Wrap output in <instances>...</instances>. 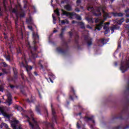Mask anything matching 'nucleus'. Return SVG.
<instances>
[{"label": "nucleus", "instance_id": "obj_1", "mask_svg": "<svg viewBox=\"0 0 129 129\" xmlns=\"http://www.w3.org/2000/svg\"><path fill=\"white\" fill-rule=\"evenodd\" d=\"M129 98L126 99V102L122 107V109L120 113L112 117L114 119H120V120H128L129 119Z\"/></svg>", "mask_w": 129, "mask_h": 129}, {"label": "nucleus", "instance_id": "obj_2", "mask_svg": "<svg viewBox=\"0 0 129 129\" xmlns=\"http://www.w3.org/2000/svg\"><path fill=\"white\" fill-rule=\"evenodd\" d=\"M65 31H66V26L61 28V33L59 34V37L62 40L61 47L59 46L56 48V51L62 55H66L69 50V46H68V43L63 38L64 36V32Z\"/></svg>", "mask_w": 129, "mask_h": 129}, {"label": "nucleus", "instance_id": "obj_3", "mask_svg": "<svg viewBox=\"0 0 129 129\" xmlns=\"http://www.w3.org/2000/svg\"><path fill=\"white\" fill-rule=\"evenodd\" d=\"M61 12L62 13V16H66V17H70V18L73 19L74 16H76V19L78 21H81L82 18L80 15H78L74 12H67V11H64V10L61 9Z\"/></svg>", "mask_w": 129, "mask_h": 129}, {"label": "nucleus", "instance_id": "obj_4", "mask_svg": "<svg viewBox=\"0 0 129 129\" xmlns=\"http://www.w3.org/2000/svg\"><path fill=\"white\" fill-rule=\"evenodd\" d=\"M129 69V61H121L120 67V70L121 71L122 73H124Z\"/></svg>", "mask_w": 129, "mask_h": 129}, {"label": "nucleus", "instance_id": "obj_5", "mask_svg": "<svg viewBox=\"0 0 129 129\" xmlns=\"http://www.w3.org/2000/svg\"><path fill=\"white\" fill-rule=\"evenodd\" d=\"M18 43V39L15 35H12L8 40V44L10 48H12L13 46H16Z\"/></svg>", "mask_w": 129, "mask_h": 129}, {"label": "nucleus", "instance_id": "obj_6", "mask_svg": "<svg viewBox=\"0 0 129 129\" xmlns=\"http://www.w3.org/2000/svg\"><path fill=\"white\" fill-rule=\"evenodd\" d=\"M33 44L34 45L33 49L34 52H36L37 50H38V46L35 45L39 43V35L37 34H35V33H33Z\"/></svg>", "mask_w": 129, "mask_h": 129}, {"label": "nucleus", "instance_id": "obj_7", "mask_svg": "<svg viewBox=\"0 0 129 129\" xmlns=\"http://www.w3.org/2000/svg\"><path fill=\"white\" fill-rule=\"evenodd\" d=\"M84 42L87 44L88 47H90L92 45V38L88 36V35H84Z\"/></svg>", "mask_w": 129, "mask_h": 129}, {"label": "nucleus", "instance_id": "obj_8", "mask_svg": "<svg viewBox=\"0 0 129 129\" xmlns=\"http://www.w3.org/2000/svg\"><path fill=\"white\" fill-rule=\"evenodd\" d=\"M5 103L8 105V106H10L11 104H13V98H12V94L10 93H7V99L6 101L5 102Z\"/></svg>", "mask_w": 129, "mask_h": 129}, {"label": "nucleus", "instance_id": "obj_9", "mask_svg": "<svg viewBox=\"0 0 129 129\" xmlns=\"http://www.w3.org/2000/svg\"><path fill=\"white\" fill-rule=\"evenodd\" d=\"M7 11H8V9L7 8L6 3L4 2L3 4L0 6V18L4 16V12H7Z\"/></svg>", "mask_w": 129, "mask_h": 129}, {"label": "nucleus", "instance_id": "obj_10", "mask_svg": "<svg viewBox=\"0 0 129 129\" xmlns=\"http://www.w3.org/2000/svg\"><path fill=\"white\" fill-rule=\"evenodd\" d=\"M19 23V19L17 18L15 20V29L17 33H20L21 35L23 36L22 29L21 28V26L18 24Z\"/></svg>", "mask_w": 129, "mask_h": 129}, {"label": "nucleus", "instance_id": "obj_11", "mask_svg": "<svg viewBox=\"0 0 129 129\" xmlns=\"http://www.w3.org/2000/svg\"><path fill=\"white\" fill-rule=\"evenodd\" d=\"M101 10V8L99 7H97L96 9V11L93 12V15H94L95 17H99L101 16V12H100Z\"/></svg>", "mask_w": 129, "mask_h": 129}, {"label": "nucleus", "instance_id": "obj_12", "mask_svg": "<svg viewBox=\"0 0 129 129\" xmlns=\"http://www.w3.org/2000/svg\"><path fill=\"white\" fill-rule=\"evenodd\" d=\"M0 112H1L2 114L3 115V116L5 117H6V118H8V119H10L11 118V115L8 114L6 111H5V110L2 107H0Z\"/></svg>", "mask_w": 129, "mask_h": 129}, {"label": "nucleus", "instance_id": "obj_13", "mask_svg": "<svg viewBox=\"0 0 129 129\" xmlns=\"http://www.w3.org/2000/svg\"><path fill=\"white\" fill-rule=\"evenodd\" d=\"M97 44L99 47H102L104 44H106V40L104 38L99 39L97 41Z\"/></svg>", "mask_w": 129, "mask_h": 129}, {"label": "nucleus", "instance_id": "obj_14", "mask_svg": "<svg viewBox=\"0 0 129 129\" xmlns=\"http://www.w3.org/2000/svg\"><path fill=\"white\" fill-rule=\"evenodd\" d=\"M28 122L29 123V125L31 126V127L32 129H39L40 128V126H39V124L36 123V124H33L32 122L28 121Z\"/></svg>", "mask_w": 129, "mask_h": 129}, {"label": "nucleus", "instance_id": "obj_15", "mask_svg": "<svg viewBox=\"0 0 129 129\" xmlns=\"http://www.w3.org/2000/svg\"><path fill=\"white\" fill-rule=\"evenodd\" d=\"M84 118L86 121H89V120H91V121H92L93 123H94L95 122V121H94V120L93 119L94 118V116L93 115H92L90 117L85 116Z\"/></svg>", "mask_w": 129, "mask_h": 129}, {"label": "nucleus", "instance_id": "obj_16", "mask_svg": "<svg viewBox=\"0 0 129 129\" xmlns=\"http://www.w3.org/2000/svg\"><path fill=\"white\" fill-rule=\"evenodd\" d=\"M18 7H19L18 5H16L15 8H13V7H11V8L9 9L10 13H13V14H17V13H18Z\"/></svg>", "mask_w": 129, "mask_h": 129}, {"label": "nucleus", "instance_id": "obj_17", "mask_svg": "<svg viewBox=\"0 0 129 129\" xmlns=\"http://www.w3.org/2000/svg\"><path fill=\"white\" fill-rule=\"evenodd\" d=\"M0 128L1 129H8L9 125H8L6 123L2 122L0 124Z\"/></svg>", "mask_w": 129, "mask_h": 129}, {"label": "nucleus", "instance_id": "obj_18", "mask_svg": "<svg viewBox=\"0 0 129 129\" xmlns=\"http://www.w3.org/2000/svg\"><path fill=\"white\" fill-rule=\"evenodd\" d=\"M112 15H113V17H123V14L122 13H115V12H112Z\"/></svg>", "mask_w": 129, "mask_h": 129}, {"label": "nucleus", "instance_id": "obj_19", "mask_svg": "<svg viewBox=\"0 0 129 129\" xmlns=\"http://www.w3.org/2000/svg\"><path fill=\"white\" fill-rule=\"evenodd\" d=\"M102 25H103V23L102 22H100L99 24L96 25V30L100 31V30H101V28H102Z\"/></svg>", "mask_w": 129, "mask_h": 129}, {"label": "nucleus", "instance_id": "obj_20", "mask_svg": "<svg viewBox=\"0 0 129 129\" xmlns=\"http://www.w3.org/2000/svg\"><path fill=\"white\" fill-rule=\"evenodd\" d=\"M64 9L67 10L68 12H71L72 11V7L70 5L68 4L64 7Z\"/></svg>", "mask_w": 129, "mask_h": 129}, {"label": "nucleus", "instance_id": "obj_21", "mask_svg": "<svg viewBox=\"0 0 129 129\" xmlns=\"http://www.w3.org/2000/svg\"><path fill=\"white\" fill-rule=\"evenodd\" d=\"M51 109H52V115H53V118H54L55 121H56V115L55 114H56V112H55V110H54L53 109V104H51Z\"/></svg>", "mask_w": 129, "mask_h": 129}, {"label": "nucleus", "instance_id": "obj_22", "mask_svg": "<svg viewBox=\"0 0 129 129\" xmlns=\"http://www.w3.org/2000/svg\"><path fill=\"white\" fill-rule=\"evenodd\" d=\"M119 29V26L117 25H113L111 28V30L112 31V33H113L114 32V30H118Z\"/></svg>", "mask_w": 129, "mask_h": 129}, {"label": "nucleus", "instance_id": "obj_23", "mask_svg": "<svg viewBox=\"0 0 129 129\" xmlns=\"http://www.w3.org/2000/svg\"><path fill=\"white\" fill-rule=\"evenodd\" d=\"M79 39V36L78 35V34H76L75 36V44H76L77 45H78V40Z\"/></svg>", "mask_w": 129, "mask_h": 129}, {"label": "nucleus", "instance_id": "obj_24", "mask_svg": "<svg viewBox=\"0 0 129 129\" xmlns=\"http://www.w3.org/2000/svg\"><path fill=\"white\" fill-rule=\"evenodd\" d=\"M78 25L79 26H81V29H85V26L84 25V23L82 22H77Z\"/></svg>", "mask_w": 129, "mask_h": 129}, {"label": "nucleus", "instance_id": "obj_25", "mask_svg": "<svg viewBox=\"0 0 129 129\" xmlns=\"http://www.w3.org/2000/svg\"><path fill=\"white\" fill-rule=\"evenodd\" d=\"M26 71L30 78H33V74H32L31 71L29 70L28 68H26Z\"/></svg>", "mask_w": 129, "mask_h": 129}, {"label": "nucleus", "instance_id": "obj_26", "mask_svg": "<svg viewBox=\"0 0 129 129\" xmlns=\"http://www.w3.org/2000/svg\"><path fill=\"white\" fill-rule=\"evenodd\" d=\"M35 109H36V111L37 112L38 114H41V109H40V105L36 106Z\"/></svg>", "mask_w": 129, "mask_h": 129}, {"label": "nucleus", "instance_id": "obj_27", "mask_svg": "<svg viewBox=\"0 0 129 129\" xmlns=\"http://www.w3.org/2000/svg\"><path fill=\"white\" fill-rule=\"evenodd\" d=\"M124 21V18H122L121 19L117 21V24H118V25H121V24H122V23H123Z\"/></svg>", "mask_w": 129, "mask_h": 129}, {"label": "nucleus", "instance_id": "obj_28", "mask_svg": "<svg viewBox=\"0 0 129 129\" xmlns=\"http://www.w3.org/2000/svg\"><path fill=\"white\" fill-rule=\"evenodd\" d=\"M86 20L88 22V23H92V24L93 23V20L92 18L86 17Z\"/></svg>", "mask_w": 129, "mask_h": 129}, {"label": "nucleus", "instance_id": "obj_29", "mask_svg": "<svg viewBox=\"0 0 129 129\" xmlns=\"http://www.w3.org/2000/svg\"><path fill=\"white\" fill-rule=\"evenodd\" d=\"M13 72H14V75H18L19 74V72L18 71V69L16 68H13Z\"/></svg>", "mask_w": 129, "mask_h": 129}, {"label": "nucleus", "instance_id": "obj_30", "mask_svg": "<svg viewBox=\"0 0 129 129\" xmlns=\"http://www.w3.org/2000/svg\"><path fill=\"white\" fill-rule=\"evenodd\" d=\"M32 21H33V19H32V18L29 17V19H27L26 20V22L27 23V24H32Z\"/></svg>", "mask_w": 129, "mask_h": 129}, {"label": "nucleus", "instance_id": "obj_31", "mask_svg": "<svg viewBox=\"0 0 129 129\" xmlns=\"http://www.w3.org/2000/svg\"><path fill=\"white\" fill-rule=\"evenodd\" d=\"M54 13H55L56 14V15L57 16V17L60 16V12H59L58 9H57L56 10H54Z\"/></svg>", "mask_w": 129, "mask_h": 129}, {"label": "nucleus", "instance_id": "obj_32", "mask_svg": "<svg viewBox=\"0 0 129 129\" xmlns=\"http://www.w3.org/2000/svg\"><path fill=\"white\" fill-rule=\"evenodd\" d=\"M71 92L73 93L74 95H75L76 98H77V99L78 98V97L77 95H76V94L75 93V91L74 90V88H71Z\"/></svg>", "mask_w": 129, "mask_h": 129}, {"label": "nucleus", "instance_id": "obj_33", "mask_svg": "<svg viewBox=\"0 0 129 129\" xmlns=\"http://www.w3.org/2000/svg\"><path fill=\"white\" fill-rule=\"evenodd\" d=\"M52 17L53 19V23L55 25L56 24V17H55V15L53 14Z\"/></svg>", "mask_w": 129, "mask_h": 129}, {"label": "nucleus", "instance_id": "obj_34", "mask_svg": "<svg viewBox=\"0 0 129 129\" xmlns=\"http://www.w3.org/2000/svg\"><path fill=\"white\" fill-rule=\"evenodd\" d=\"M8 81H9V82H10L11 81H13V82H15V79H14V77H9V78H8Z\"/></svg>", "mask_w": 129, "mask_h": 129}, {"label": "nucleus", "instance_id": "obj_35", "mask_svg": "<svg viewBox=\"0 0 129 129\" xmlns=\"http://www.w3.org/2000/svg\"><path fill=\"white\" fill-rule=\"evenodd\" d=\"M17 50L18 54H22V48L20 47H18V48H17Z\"/></svg>", "mask_w": 129, "mask_h": 129}, {"label": "nucleus", "instance_id": "obj_36", "mask_svg": "<svg viewBox=\"0 0 129 129\" xmlns=\"http://www.w3.org/2000/svg\"><path fill=\"white\" fill-rule=\"evenodd\" d=\"M49 126H51V127H53V124L50 122L46 123V127L47 128H49Z\"/></svg>", "mask_w": 129, "mask_h": 129}, {"label": "nucleus", "instance_id": "obj_37", "mask_svg": "<svg viewBox=\"0 0 129 129\" xmlns=\"http://www.w3.org/2000/svg\"><path fill=\"white\" fill-rule=\"evenodd\" d=\"M44 113L45 114V117H48L49 115V113H48V110H47V109H45Z\"/></svg>", "mask_w": 129, "mask_h": 129}, {"label": "nucleus", "instance_id": "obj_38", "mask_svg": "<svg viewBox=\"0 0 129 129\" xmlns=\"http://www.w3.org/2000/svg\"><path fill=\"white\" fill-rule=\"evenodd\" d=\"M1 64L3 65L4 67H8V64L5 61L1 62Z\"/></svg>", "mask_w": 129, "mask_h": 129}, {"label": "nucleus", "instance_id": "obj_39", "mask_svg": "<svg viewBox=\"0 0 129 129\" xmlns=\"http://www.w3.org/2000/svg\"><path fill=\"white\" fill-rule=\"evenodd\" d=\"M11 125H12L13 128H14V129L18 128V125H17V124H12Z\"/></svg>", "mask_w": 129, "mask_h": 129}, {"label": "nucleus", "instance_id": "obj_40", "mask_svg": "<svg viewBox=\"0 0 129 129\" xmlns=\"http://www.w3.org/2000/svg\"><path fill=\"white\" fill-rule=\"evenodd\" d=\"M21 78L23 80H25L26 77L25 76V75L23 73L21 74Z\"/></svg>", "mask_w": 129, "mask_h": 129}, {"label": "nucleus", "instance_id": "obj_41", "mask_svg": "<svg viewBox=\"0 0 129 129\" xmlns=\"http://www.w3.org/2000/svg\"><path fill=\"white\" fill-rule=\"evenodd\" d=\"M26 44L28 47H29L30 48H32V46H31V44H30V42H29V41L26 40Z\"/></svg>", "mask_w": 129, "mask_h": 129}, {"label": "nucleus", "instance_id": "obj_42", "mask_svg": "<svg viewBox=\"0 0 129 129\" xmlns=\"http://www.w3.org/2000/svg\"><path fill=\"white\" fill-rule=\"evenodd\" d=\"M24 9H27L28 8V1H25L24 4Z\"/></svg>", "mask_w": 129, "mask_h": 129}, {"label": "nucleus", "instance_id": "obj_43", "mask_svg": "<svg viewBox=\"0 0 129 129\" xmlns=\"http://www.w3.org/2000/svg\"><path fill=\"white\" fill-rule=\"evenodd\" d=\"M41 62H42V60H40L38 64L40 66V67H41V69H44V66H43V64H42V63H41Z\"/></svg>", "mask_w": 129, "mask_h": 129}, {"label": "nucleus", "instance_id": "obj_44", "mask_svg": "<svg viewBox=\"0 0 129 129\" xmlns=\"http://www.w3.org/2000/svg\"><path fill=\"white\" fill-rule=\"evenodd\" d=\"M108 33H109V28H108L105 30V31L104 32V34H105V35H106V34H108Z\"/></svg>", "mask_w": 129, "mask_h": 129}, {"label": "nucleus", "instance_id": "obj_45", "mask_svg": "<svg viewBox=\"0 0 129 129\" xmlns=\"http://www.w3.org/2000/svg\"><path fill=\"white\" fill-rule=\"evenodd\" d=\"M13 78L15 80V82H16V81L17 79H18V75H14Z\"/></svg>", "mask_w": 129, "mask_h": 129}, {"label": "nucleus", "instance_id": "obj_46", "mask_svg": "<svg viewBox=\"0 0 129 129\" xmlns=\"http://www.w3.org/2000/svg\"><path fill=\"white\" fill-rule=\"evenodd\" d=\"M2 72L4 74H8V72L6 69H2Z\"/></svg>", "mask_w": 129, "mask_h": 129}, {"label": "nucleus", "instance_id": "obj_47", "mask_svg": "<svg viewBox=\"0 0 129 129\" xmlns=\"http://www.w3.org/2000/svg\"><path fill=\"white\" fill-rule=\"evenodd\" d=\"M6 58L8 61H11V56H10V55L6 56Z\"/></svg>", "mask_w": 129, "mask_h": 129}, {"label": "nucleus", "instance_id": "obj_48", "mask_svg": "<svg viewBox=\"0 0 129 129\" xmlns=\"http://www.w3.org/2000/svg\"><path fill=\"white\" fill-rule=\"evenodd\" d=\"M68 33H69L70 37L72 38V36H73V33L71 31H69Z\"/></svg>", "mask_w": 129, "mask_h": 129}, {"label": "nucleus", "instance_id": "obj_49", "mask_svg": "<svg viewBox=\"0 0 129 129\" xmlns=\"http://www.w3.org/2000/svg\"><path fill=\"white\" fill-rule=\"evenodd\" d=\"M6 23H7V22H8V20H9V17H8V16H6L5 17V19H4Z\"/></svg>", "mask_w": 129, "mask_h": 129}, {"label": "nucleus", "instance_id": "obj_50", "mask_svg": "<svg viewBox=\"0 0 129 129\" xmlns=\"http://www.w3.org/2000/svg\"><path fill=\"white\" fill-rule=\"evenodd\" d=\"M77 128L78 129L81 128L80 124H79V123L78 122L77 123Z\"/></svg>", "mask_w": 129, "mask_h": 129}, {"label": "nucleus", "instance_id": "obj_51", "mask_svg": "<svg viewBox=\"0 0 129 129\" xmlns=\"http://www.w3.org/2000/svg\"><path fill=\"white\" fill-rule=\"evenodd\" d=\"M61 25H65L66 24V21L65 20H62L61 21Z\"/></svg>", "mask_w": 129, "mask_h": 129}, {"label": "nucleus", "instance_id": "obj_52", "mask_svg": "<svg viewBox=\"0 0 129 129\" xmlns=\"http://www.w3.org/2000/svg\"><path fill=\"white\" fill-rule=\"evenodd\" d=\"M10 88H11V89H14V88H15V87H16L14 85L10 84Z\"/></svg>", "mask_w": 129, "mask_h": 129}, {"label": "nucleus", "instance_id": "obj_53", "mask_svg": "<svg viewBox=\"0 0 129 129\" xmlns=\"http://www.w3.org/2000/svg\"><path fill=\"white\" fill-rule=\"evenodd\" d=\"M114 129H121V126H117L114 127Z\"/></svg>", "mask_w": 129, "mask_h": 129}, {"label": "nucleus", "instance_id": "obj_54", "mask_svg": "<svg viewBox=\"0 0 129 129\" xmlns=\"http://www.w3.org/2000/svg\"><path fill=\"white\" fill-rule=\"evenodd\" d=\"M25 16H26V15L25 14V13H21V14H20V17H21V18H24V17H25Z\"/></svg>", "mask_w": 129, "mask_h": 129}, {"label": "nucleus", "instance_id": "obj_55", "mask_svg": "<svg viewBox=\"0 0 129 129\" xmlns=\"http://www.w3.org/2000/svg\"><path fill=\"white\" fill-rule=\"evenodd\" d=\"M4 35L5 39H6V40H7V39H8V35H7V34H6V33H4Z\"/></svg>", "mask_w": 129, "mask_h": 129}, {"label": "nucleus", "instance_id": "obj_56", "mask_svg": "<svg viewBox=\"0 0 129 129\" xmlns=\"http://www.w3.org/2000/svg\"><path fill=\"white\" fill-rule=\"evenodd\" d=\"M76 4L77 5L79 4H81V0H77L76 1Z\"/></svg>", "mask_w": 129, "mask_h": 129}, {"label": "nucleus", "instance_id": "obj_57", "mask_svg": "<svg viewBox=\"0 0 129 129\" xmlns=\"http://www.w3.org/2000/svg\"><path fill=\"white\" fill-rule=\"evenodd\" d=\"M28 70H29L30 71H31V70H32V69H33V68L31 66L28 67Z\"/></svg>", "mask_w": 129, "mask_h": 129}, {"label": "nucleus", "instance_id": "obj_58", "mask_svg": "<svg viewBox=\"0 0 129 129\" xmlns=\"http://www.w3.org/2000/svg\"><path fill=\"white\" fill-rule=\"evenodd\" d=\"M75 12H77V13H79V12H80V10H79V9L78 8H76L75 9Z\"/></svg>", "mask_w": 129, "mask_h": 129}, {"label": "nucleus", "instance_id": "obj_59", "mask_svg": "<svg viewBox=\"0 0 129 129\" xmlns=\"http://www.w3.org/2000/svg\"><path fill=\"white\" fill-rule=\"evenodd\" d=\"M32 120L35 123V124H36V123H38V122L36 120H35L34 118H33Z\"/></svg>", "mask_w": 129, "mask_h": 129}, {"label": "nucleus", "instance_id": "obj_60", "mask_svg": "<svg viewBox=\"0 0 129 129\" xmlns=\"http://www.w3.org/2000/svg\"><path fill=\"white\" fill-rule=\"evenodd\" d=\"M28 28L29 29V30H31V31H33V27L29 26Z\"/></svg>", "mask_w": 129, "mask_h": 129}, {"label": "nucleus", "instance_id": "obj_61", "mask_svg": "<svg viewBox=\"0 0 129 129\" xmlns=\"http://www.w3.org/2000/svg\"><path fill=\"white\" fill-rule=\"evenodd\" d=\"M70 99H71V100H74L73 97L71 95H70Z\"/></svg>", "mask_w": 129, "mask_h": 129}, {"label": "nucleus", "instance_id": "obj_62", "mask_svg": "<svg viewBox=\"0 0 129 129\" xmlns=\"http://www.w3.org/2000/svg\"><path fill=\"white\" fill-rule=\"evenodd\" d=\"M87 28L88 29H92V28L91 27V26H90V25H87Z\"/></svg>", "mask_w": 129, "mask_h": 129}, {"label": "nucleus", "instance_id": "obj_63", "mask_svg": "<svg viewBox=\"0 0 129 129\" xmlns=\"http://www.w3.org/2000/svg\"><path fill=\"white\" fill-rule=\"evenodd\" d=\"M26 100L27 102H29V103L33 102V101H31L30 99H27Z\"/></svg>", "mask_w": 129, "mask_h": 129}, {"label": "nucleus", "instance_id": "obj_64", "mask_svg": "<svg viewBox=\"0 0 129 129\" xmlns=\"http://www.w3.org/2000/svg\"><path fill=\"white\" fill-rule=\"evenodd\" d=\"M128 12H129V9H127V10H125L124 11V12H125L126 14H127V13H128Z\"/></svg>", "mask_w": 129, "mask_h": 129}]
</instances>
